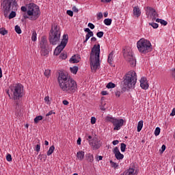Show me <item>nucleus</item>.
Returning <instances> with one entry per match:
<instances>
[{"label":"nucleus","mask_w":175,"mask_h":175,"mask_svg":"<svg viewBox=\"0 0 175 175\" xmlns=\"http://www.w3.org/2000/svg\"><path fill=\"white\" fill-rule=\"evenodd\" d=\"M42 120H43V116H38L34 118V122L35 124H38L40 121H42Z\"/></svg>","instance_id":"obj_27"},{"label":"nucleus","mask_w":175,"mask_h":175,"mask_svg":"<svg viewBox=\"0 0 175 175\" xmlns=\"http://www.w3.org/2000/svg\"><path fill=\"white\" fill-rule=\"evenodd\" d=\"M103 159V157L102 156H96V160L99 162V161H102Z\"/></svg>","instance_id":"obj_46"},{"label":"nucleus","mask_w":175,"mask_h":175,"mask_svg":"<svg viewBox=\"0 0 175 175\" xmlns=\"http://www.w3.org/2000/svg\"><path fill=\"white\" fill-rule=\"evenodd\" d=\"M166 150V146L162 145L161 149L159 150L160 154H163V152Z\"/></svg>","instance_id":"obj_38"},{"label":"nucleus","mask_w":175,"mask_h":175,"mask_svg":"<svg viewBox=\"0 0 175 175\" xmlns=\"http://www.w3.org/2000/svg\"><path fill=\"white\" fill-rule=\"evenodd\" d=\"M3 9H5V12H11L10 15L8 16L9 20H12V18H14L16 17L17 12L18 9V4L16 0H4L2 3Z\"/></svg>","instance_id":"obj_6"},{"label":"nucleus","mask_w":175,"mask_h":175,"mask_svg":"<svg viewBox=\"0 0 175 175\" xmlns=\"http://www.w3.org/2000/svg\"><path fill=\"white\" fill-rule=\"evenodd\" d=\"M15 31L16 32V33H18V35H20V33H21V28L20 27V26L18 25H16L15 26Z\"/></svg>","instance_id":"obj_34"},{"label":"nucleus","mask_w":175,"mask_h":175,"mask_svg":"<svg viewBox=\"0 0 175 175\" xmlns=\"http://www.w3.org/2000/svg\"><path fill=\"white\" fill-rule=\"evenodd\" d=\"M51 114H55V112H53V111H50L48 113L46 114V116L49 117V116H51Z\"/></svg>","instance_id":"obj_52"},{"label":"nucleus","mask_w":175,"mask_h":175,"mask_svg":"<svg viewBox=\"0 0 175 175\" xmlns=\"http://www.w3.org/2000/svg\"><path fill=\"white\" fill-rule=\"evenodd\" d=\"M49 54V50H47L46 48L45 49H41V55L42 57H46Z\"/></svg>","instance_id":"obj_25"},{"label":"nucleus","mask_w":175,"mask_h":175,"mask_svg":"<svg viewBox=\"0 0 175 175\" xmlns=\"http://www.w3.org/2000/svg\"><path fill=\"white\" fill-rule=\"evenodd\" d=\"M40 49H46L47 46V39L46 36H42L40 43Z\"/></svg>","instance_id":"obj_17"},{"label":"nucleus","mask_w":175,"mask_h":175,"mask_svg":"<svg viewBox=\"0 0 175 175\" xmlns=\"http://www.w3.org/2000/svg\"><path fill=\"white\" fill-rule=\"evenodd\" d=\"M77 144L80 146V144H81V138L79 137L77 141Z\"/></svg>","instance_id":"obj_55"},{"label":"nucleus","mask_w":175,"mask_h":175,"mask_svg":"<svg viewBox=\"0 0 175 175\" xmlns=\"http://www.w3.org/2000/svg\"><path fill=\"white\" fill-rule=\"evenodd\" d=\"M113 21V20H111V18H105L104 20V24L105 25H111V22Z\"/></svg>","instance_id":"obj_28"},{"label":"nucleus","mask_w":175,"mask_h":175,"mask_svg":"<svg viewBox=\"0 0 175 175\" xmlns=\"http://www.w3.org/2000/svg\"><path fill=\"white\" fill-rule=\"evenodd\" d=\"M54 150H55V147H54V145H53L49 148V150L46 152L48 157H50V155H51V154L54 152Z\"/></svg>","instance_id":"obj_24"},{"label":"nucleus","mask_w":175,"mask_h":175,"mask_svg":"<svg viewBox=\"0 0 175 175\" xmlns=\"http://www.w3.org/2000/svg\"><path fill=\"white\" fill-rule=\"evenodd\" d=\"M66 13L70 17H73V11L72 10H67Z\"/></svg>","instance_id":"obj_42"},{"label":"nucleus","mask_w":175,"mask_h":175,"mask_svg":"<svg viewBox=\"0 0 175 175\" xmlns=\"http://www.w3.org/2000/svg\"><path fill=\"white\" fill-rule=\"evenodd\" d=\"M103 35H105V33L103 31H98L96 33V36L100 38H103Z\"/></svg>","instance_id":"obj_37"},{"label":"nucleus","mask_w":175,"mask_h":175,"mask_svg":"<svg viewBox=\"0 0 175 175\" xmlns=\"http://www.w3.org/2000/svg\"><path fill=\"white\" fill-rule=\"evenodd\" d=\"M170 116L172 117L175 116V108H174L172 111V113H170Z\"/></svg>","instance_id":"obj_58"},{"label":"nucleus","mask_w":175,"mask_h":175,"mask_svg":"<svg viewBox=\"0 0 175 175\" xmlns=\"http://www.w3.org/2000/svg\"><path fill=\"white\" fill-rule=\"evenodd\" d=\"M133 14L134 16H136V17H140L142 12L140 11V8H139V7H135L133 8Z\"/></svg>","instance_id":"obj_18"},{"label":"nucleus","mask_w":175,"mask_h":175,"mask_svg":"<svg viewBox=\"0 0 175 175\" xmlns=\"http://www.w3.org/2000/svg\"><path fill=\"white\" fill-rule=\"evenodd\" d=\"M90 38H91V37L88 35V33H87L85 36V40H88V39H90Z\"/></svg>","instance_id":"obj_64"},{"label":"nucleus","mask_w":175,"mask_h":175,"mask_svg":"<svg viewBox=\"0 0 175 175\" xmlns=\"http://www.w3.org/2000/svg\"><path fill=\"white\" fill-rule=\"evenodd\" d=\"M68 55L66 53H61L60 58H62V59H66Z\"/></svg>","instance_id":"obj_41"},{"label":"nucleus","mask_w":175,"mask_h":175,"mask_svg":"<svg viewBox=\"0 0 175 175\" xmlns=\"http://www.w3.org/2000/svg\"><path fill=\"white\" fill-rule=\"evenodd\" d=\"M86 161L90 163H92L94 162V155L91 154V153L86 154Z\"/></svg>","instance_id":"obj_20"},{"label":"nucleus","mask_w":175,"mask_h":175,"mask_svg":"<svg viewBox=\"0 0 175 175\" xmlns=\"http://www.w3.org/2000/svg\"><path fill=\"white\" fill-rule=\"evenodd\" d=\"M72 12H74L75 13H79V9H77V8L76 7V5H74L72 7Z\"/></svg>","instance_id":"obj_47"},{"label":"nucleus","mask_w":175,"mask_h":175,"mask_svg":"<svg viewBox=\"0 0 175 175\" xmlns=\"http://www.w3.org/2000/svg\"><path fill=\"white\" fill-rule=\"evenodd\" d=\"M120 150L122 152H125V150H126V144H125L124 143H122L120 144Z\"/></svg>","instance_id":"obj_32"},{"label":"nucleus","mask_w":175,"mask_h":175,"mask_svg":"<svg viewBox=\"0 0 175 175\" xmlns=\"http://www.w3.org/2000/svg\"><path fill=\"white\" fill-rule=\"evenodd\" d=\"M156 23H160L161 25H164V26L167 25V21L161 18H157Z\"/></svg>","instance_id":"obj_23"},{"label":"nucleus","mask_w":175,"mask_h":175,"mask_svg":"<svg viewBox=\"0 0 175 175\" xmlns=\"http://www.w3.org/2000/svg\"><path fill=\"white\" fill-rule=\"evenodd\" d=\"M9 98L14 100H20L24 96V86L21 83H14L10 86V90L7 91ZM11 95V96H10Z\"/></svg>","instance_id":"obj_3"},{"label":"nucleus","mask_w":175,"mask_h":175,"mask_svg":"<svg viewBox=\"0 0 175 175\" xmlns=\"http://www.w3.org/2000/svg\"><path fill=\"white\" fill-rule=\"evenodd\" d=\"M106 121L113 124V126H115L113 128L114 131H120V129H121V126L124 125V119L118 120L111 116H107Z\"/></svg>","instance_id":"obj_11"},{"label":"nucleus","mask_w":175,"mask_h":175,"mask_svg":"<svg viewBox=\"0 0 175 175\" xmlns=\"http://www.w3.org/2000/svg\"><path fill=\"white\" fill-rule=\"evenodd\" d=\"M27 16H31L30 20L35 21L40 16V10L35 3H29L27 7Z\"/></svg>","instance_id":"obj_8"},{"label":"nucleus","mask_w":175,"mask_h":175,"mask_svg":"<svg viewBox=\"0 0 175 175\" xmlns=\"http://www.w3.org/2000/svg\"><path fill=\"white\" fill-rule=\"evenodd\" d=\"M6 159L8 162H12V154H7Z\"/></svg>","instance_id":"obj_40"},{"label":"nucleus","mask_w":175,"mask_h":175,"mask_svg":"<svg viewBox=\"0 0 175 175\" xmlns=\"http://www.w3.org/2000/svg\"><path fill=\"white\" fill-rule=\"evenodd\" d=\"M118 143H120V142L118 140H114L112 142V144L113 146H117V144H118Z\"/></svg>","instance_id":"obj_53"},{"label":"nucleus","mask_w":175,"mask_h":175,"mask_svg":"<svg viewBox=\"0 0 175 175\" xmlns=\"http://www.w3.org/2000/svg\"><path fill=\"white\" fill-rule=\"evenodd\" d=\"M44 75L45 77H47V79H49L51 75V70H45L44 72Z\"/></svg>","instance_id":"obj_30"},{"label":"nucleus","mask_w":175,"mask_h":175,"mask_svg":"<svg viewBox=\"0 0 175 175\" xmlns=\"http://www.w3.org/2000/svg\"><path fill=\"white\" fill-rule=\"evenodd\" d=\"M113 154H115V157L118 161H121V159H124V154H121V152H120V149H118V147H115L113 149Z\"/></svg>","instance_id":"obj_14"},{"label":"nucleus","mask_w":175,"mask_h":175,"mask_svg":"<svg viewBox=\"0 0 175 175\" xmlns=\"http://www.w3.org/2000/svg\"><path fill=\"white\" fill-rule=\"evenodd\" d=\"M96 122V118L95 117H92L91 118V124L94 125Z\"/></svg>","instance_id":"obj_45"},{"label":"nucleus","mask_w":175,"mask_h":175,"mask_svg":"<svg viewBox=\"0 0 175 175\" xmlns=\"http://www.w3.org/2000/svg\"><path fill=\"white\" fill-rule=\"evenodd\" d=\"M123 55L124 58L126 59V61H127L128 64H129L132 68H135V66H136V58H135V56H133L132 49H124Z\"/></svg>","instance_id":"obj_9"},{"label":"nucleus","mask_w":175,"mask_h":175,"mask_svg":"<svg viewBox=\"0 0 175 175\" xmlns=\"http://www.w3.org/2000/svg\"><path fill=\"white\" fill-rule=\"evenodd\" d=\"M91 42H96V38L92 37V38H91Z\"/></svg>","instance_id":"obj_63"},{"label":"nucleus","mask_w":175,"mask_h":175,"mask_svg":"<svg viewBox=\"0 0 175 175\" xmlns=\"http://www.w3.org/2000/svg\"><path fill=\"white\" fill-rule=\"evenodd\" d=\"M160 133H161V129L159 127H157L155 131H154L155 136H159Z\"/></svg>","instance_id":"obj_35"},{"label":"nucleus","mask_w":175,"mask_h":175,"mask_svg":"<svg viewBox=\"0 0 175 175\" xmlns=\"http://www.w3.org/2000/svg\"><path fill=\"white\" fill-rule=\"evenodd\" d=\"M4 10V16L5 17H8V14H9V12L5 10V8H3Z\"/></svg>","instance_id":"obj_56"},{"label":"nucleus","mask_w":175,"mask_h":175,"mask_svg":"<svg viewBox=\"0 0 175 175\" xmlns=\"http://www.w3.org/2000/svg\"><path fill=\"white\" fill-rule=\"evenodd\" d=\"M88 27L90 28V29H94L95 28V25L92 24V23H89L88 25Z\"/></svg>","instance_id":"obj_44"},{"label":"nucleus","mask_w":175,"mask_h":175,"mask_svg":"<svg viewBox=\"0 0 175 175\" xmlns=\"http://www.w3.org/2000/svg\"><path fill=\"white\" fill-rule=\"evenodd\" d=\"M137 47L138 51L142 53V54H147L148 53L152 51V45L151 44V42L150 40L145 38H141L137 41Z\"/></svg>","instance_id":"obj_7"},{"label":"nucleus","mask_w":175,"mask_h":175,"mask_svg":"<svg viewBox=\"0 0 175 175\" xmlns=\"http://www.w3.org/2000/svg\"><path fill=\"white\" fill-rule=\"evenodd\" d=\"M107 88L110 90V88H116V83H113V82H109L107 85Z\"/></svg>","instance_id":"obj_31"},{"label":"nucleus","mask_w":175,"mask_h":175,"mask_svg":"<svg viewBox=\"0 0 175 175\" xmlns=\"http://www.w3.org/2000/svg\"><path fill=\"white\" fill-rule=\"evenodd\" d=\"M143 129V120H141L137 124V132H140Z\"/></svg>","instance_id":"obj_26"},{"label":"nucleus","mask_w":175,"mask_h":175,"mask_svg":"<svg viewBox=\"0 0 175 175\" xmlns=\"http://www.w3.org/2000/svg\"><path fill=\"white\" fill-rule=\"evenodd\" d=\"M88 35L90 36V38H92V36H94V32H92V31H90L89 33H88Z\"/></svg>","instance_id":"obj_59"},{"label":"nucleus","mask_w":175,"mask_h":175,"mask_svg":"<svg viewBox=\"0 0 175 175\" xmlns=\"http://www.w3.org/2000/svg\"><path fill=\"white\" fill-rule=\"evenodd\" d=\"M69 40V36L68 34H64L63 38L59 45H58L55 51H54V55H59V53L65 47H66V44H68V41Z\"/></svg>","instance_id":"obj_10"},{"label":"nucleus","mask_w":175,"mask_h":175,"mask_svg":"<svg viewBox=\"0 0 175 175\" xmlns=\"http://www.w3.org/2000/svg\"><path fill=\"white\" fill-rule=\"evenodd\" d=\"M84 31L85 32H88V33H89L91 31V29H90V28H85Z\"/></svg>","instance_id":"obj_62"},{"label":"nucleus","mask_w":175,"mask_h":175,"mask_svg":"<svg viewBox=\"0 0 175 175\" xmlns=\"http://www.w3.org/2000/svg\"><path fill=\"white\" fill-rule=\"evenodd\" d=\"M39 157H41V158H43L44 159V161H46V159H47V155L45 154H40Z\"/></svg>","instance_id":"obj_49"},{"label":"nucleus","mask_w":175,"mask_h":175,"mask_svg":"<svg viewBox=\"0 0 175 175\" xmlns=\"http://www.w3.org/2000/svg\"><path fill=\"white\" fill-rule=\"evenodd\" d=\"M59 39H61V27L58 24L53 23L49 36V43L55 46L59 42Z\"/></svg>","instance_id":"obj_5"},{"label":"nucleus","mask_w":175,"mask_h":175,"mask_svg":"<svg viewBox=\"0 0 175 175\" xmlns=\"http://www.w3.org/2000/svg\"><path fill=\"white\" fill-rule=\"evenodd\" d=\"M109 163H111V167H113L114 169L118 168V164L117 163H114L113 160H110Z\"/></svg>","instance_id":"obj_29"},{"label":"nucleus","mask_w":175,"mask_h":175,"mask_svg":"<svg viewBox=\"0 0 175 175\" xmlns=\"http://www.w3.org/2000/svg\"><path fill=\"white\" fill-rule=\"evenodd\" d=\"M140 87L143 90H148V83H147V78L142 77L140 79Z\"/></svg>","instance_id":"obj_15"},{"label":"nucleus","mask_w":175,"mask_h":175,"mask_svg":"<svg viewBox=\"0 0 175 175\" xmlns=\"http://www.w3.org/2000/svg\"><path fill=\"white\" fill-rule=\"evenodd\" d=\"M36 36H38L36 31H33L32 36H31V40H33V42H36V39H37Z\"/></svg>","instance_id":"obj_33"},{"label":"nucleus","mask_w":175,"mask_h":175,"mask_svg":"<svg viewBox=\"0 0 175 175\" xmlns=\"http://www.w3.org/2000/svg\"><path fill=\"white\" fill-rule=\"evenodd\" d=\"M63 105H64V106H68V105H69V102L66 100H64Z\"/></svg>","instance_id":"obj_54"},{"label":"nucleus","mask_w":175,"mask_h":175,"mask_svg":"<svg viewBox=\"0 0 175 175\" xmlns=\"http://www.w3.org/2000/svg\"><path fill=\"white\" fill-rule=\"evenodd\" d=\"M81 59V57H80V55H74L70 59V62L71 64H79V62H80Z\"/></svg>","instance_id":"obj_16"},{"label":"nucleus","mask_w":175,"mask_h":175,"mask_svg":"<svg viewBox=\"0 0 175 175\" xmlns=\"http://www.w3.org/2000/svg\"><path fill=\"white\" fill-rule=\"evenodd\" d=\"M146 16L148 17L149 16H150V17H152V16L159 17V14H158V12H157V10H155V9H154L151 7L146 8Z\"/></svg>","instance_id":"obj_13"},{"label":"nucleus","mask_w":175,"mask_h":175,"mask_svg":"<svg viewBox=\"0 0 175 175\" xmlns=\"http://www.w3.org/2000/svg\"><path fill=\"white\" fill-rule=\"evenodd\" d=\"M36 151L37 152H39V151H40V144H37L36 146Z\"/></svg>","instance_id":"obj_48"},{"label":"nucleus","mask_w":175,"mask_h":175,"mask_svg":"<svg viewBox=\"0 0 175 175\" xmlns=\"http://www.w3.org/2000/svg\"><path fill=\"white\" fill-rule=\"evenodd\" d=\"M23 18L25 20H27V18H29V20H31V16H28L27 14H23Z\"/></svg>","instance_id":"obj_51"},{"label":"nucleus","mask_w":175,"mask_h":175,"mask_svg":"<svg viewBox=\"0 0 175 175\" xmlns=\"http://www.w3.org/2000/svg\"><path fill=\"white\" fill-rule=\"evenodd\" d=\"M89 144L93 150H99L102 147V142L98 138L89 140Z\"/></svg>","instance_id":"obj_12"},{"label":"nucleus","mask_w":175,"mask_h":175,"mask_svg":"<svg viewBox=\"0 0 175 175\" xmlns=\"http://www.w3.org/2000/svg\"><path fill=\"white\" fill-rule=\"evenodd\" d=\"M77 157L79 161H83L84 159V152L81 150L77 153Z\"/></svg>","instance_id":"obj_21"},{"label":"nucleus","mask_w":175,"mask_h":175,"mask_svg":"<svg viewBox=\"0 0 175 175\" xmlns=\"http://www.w3.org/2000/svg\"><path fill=\"white\" fill-rule=\"evenodd\" d=\"M57 81L60 89L65 94H70L72 95L77 91V83L73 79L68 77L63 72L59 73Z\"/></svg>","instance_id":"obj_1"},{"label":"nucleus","mask_w":175,"mask_h":175,"mask_svg":"<svg viewBox=\"0 0 175 175\" xmlns=\"http://www.w3.org/2000/svg\"><path fill=\"white\" fill-rule=\"evenodd\" d=\"M149 25H151V27H152V28H154V29H157V28H158V27H159V25H158V23H149Z\"/></svg>","instance_id":"obj_36"},{"label":"nucleus","mask_w":175,"mask_h":175,"mask_svg":"<svg viewBox=\"0 0 175 175\" xmlns=\"http://www.w3.org/2000/svg\"><path fill=\"white\" fill-rule=\"evenodd\" d=\"M109 94L107 93V91H103L101 92V95L105 96V95H108Z\"/></svg>","instance_id":"obj_60"},{"label":"nucleus","mask_w":175,"mask_h":175,"mask_svg":"<svg viewBox=\"0 0 175 175\" xmlns=\"http://www.w3.org/2000/svg\"><path fill=\"white\" fill-rule=\"evenodd\" d=\"M70 70L73 75H77L79 67L77 66H74L73 67L70 68Z\"/></svg>","instance_id":"obj_22"},{"label":"nucleus","mask_w":175,"mask_h":175,"mask_svg":"<svg viewBox=\"0 0 175 175\" xmlns=\"http://www.w3.org/2000/svg\"><path fill=\"white\" fill-rule=\"evenodd\" d=\"M114 55V52L111 51L109 55H108V59H107V62L109 63V65H111L113 59V56Z\"/></svg>","instance_id":"obj_19"},{"label":"nucleus","mask_w":175,"mask_h":175,"mask_svg":"<svg viewBox=\"0 0 175 175\" xmlns=\"http://www.w3.org/2000/svg\"><path fill=\"white\" fill-rule=\"evenodd\" d=\"M116 96H117L118 98H120V96H121V92L120 91H116L115 92Z\"/></svg>","instance_id":"obj_50"},{"label":"nucleus","mask_w":175,"mask_h":175,"mask_svg":"<svg viewBox=\"0 0 175 175\" xmlns=\"http://www.w3.org/2000/svg\"><path fill=\"white\" fill-rule=\"evenodd\" d=\"M44 100H45V102H50V98H49V96H46V97L44 98Z\"/></svg>","instance_id":"obj_61"},{"label":"nucleus","mask_w":175,"mask_h":175,"mask_svg":"<svg viewBox=\"0 0 175 175\" xmlns=\"http://www.w3.org/2000/svg\"><path fill=\"white\" fill-rule=\"evenodd\" d=\"M101 18H103V14L102 12H99L97 14V20H100Z\"/></svg>","instance_id":"obj_39"},{"label":"nucleus","mask_w":175,"mask_h":175,"mask_svg":"<svg viewBox=\"0 0 175 175\" xmlns=\"http://www.w3.org/2000/svg\"><path fill=\"white\" fill-rule=\"evenodd\" d=\"M100 45L94 44L92 49V52L90 53V66L92 70H96L99 66H100Z\"/></svg>","instance_id":"obj_2"},{"label":"nucleus","mask_w":175,"mask_h":175,"mask_svg":"<svg viewBox=\"0 0 175 175\" xmlns=\"http://www.w3.org/2000/svg\"><path fill=\"white\" fill-rule=\"evenodd\" d=\"M137 81V76L135 71H129L124 77L123 85L122 86V91L125 92L131 88H133L136 85Z\"/></svg>","instance_id":"obj_4"},{"label":"nucleus","mask_w":175,"mask_h":175,"mask_svg":"<svg viewBox=\"0 0 175 175\" xmlns=\"http://www.w3.org/2000/svg\"><path fill=\"white\" fill-rule=\"evenodd\" d=\"M1 35L5 36L8 34V31L6 29L0 30Z\"/></svg>","instance_id":"obj_43"},{"label":"nucleus","mask_w":175,"mask_h":175,"mask_svg":"<svg viewBox=\"0 0 175 175\" xmlns=\"http://www.w3.org/2000/svg\"><path fill=\"white\" fill-rule=\"evenodd\" d=\"M21 9L22 12H27V7L25 6H22Z\"/></svg>","instance_id":"obj_57"}]
</instances>
